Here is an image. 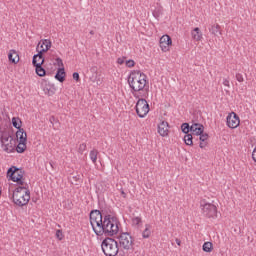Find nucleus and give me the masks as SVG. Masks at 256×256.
I'll return each instance as SVG.
<instances>
[{"mask_svg": "<svg viewBox=\"0 0 256 256\" xmlns=\"http://www.w3.org/2000/svg\"><path fill=\"white\" fill-rule=\"evenodd\" d=\"M90 224L97 237H113L119 233V220L111 214H103L99 210L90 212Z\"/></svg>", "mask_w": 256, "mask_h": 256, "instance_id": "nucleus-1", "label": "nucleus"}, {"mask_svg": "<svg viewBox=\"0 0 256 256\" xmlns=\"http://www.w3.org/2000/svg\"><path fill=\"white\" fill-rule=\"evenodd\" d=\"M128 83L132 91L135 93L139 91H148L147 75L141 73V71H133L128 77Z\"/></svg>", "mask_w": 256, "mask_h": 256, "instance_id": "nucleus-2", "label": "nucleus"}, {"mask_svg": "<svg viewBox=\"0 0 256 256\" xmlns=\"http://www.w3.org/2000/svg\"><path fill=\"white\" fill-rule=\"evenodd\" d=\"M13 203L18 205V207H25L28 205L31 199V192L27 189V184L25 186H19L13 192Z\"/></svg>", "mask_w": 256, "mask_h": 256, "instance_id": "nucleus-3", "label": "nucleus"}, {"mask_svg": "<svg viewBox=\"0 0 256 256\" xmlns=\"http://www.w3.org/2000/svg\"><path fill=\"white\" fill-rule=\"evenodd\" d=\"M101 248L105 256H117L119 253V243L113 238H105Z\"/></svg>", "mask_w": 256, "mask_h": 256, "instance_id": "nucleus-4", "label": "nucleus"}, {"mask_svg": "<svg viewBox=\"0 0 256 256\" xmlns=\"http://www.w3.org/2000/svg\"><path fill=\"white\" fill-rule=\"evenodd\" d=\"M119 245L125 251H133V237L129 233H122L118 237Z\"/></svg>", "mask_w": 256, "mask_h": 256, "instance_id": "nucleus-5", "label": "nucleus"}, {"mask_svg": "<svg viewBox=\"0 0 256 256\" xmlns=\"http://www.w3.org/2000/svg\"><path fill=\"white\" fill-rule=\"evenodd\" d=\"M135 109L138 117H140V119H143L150 111L149 103L147 102V100H145V98H139L136 103Z\"/></svg>", "mask_w": 256, "mask_h": 256, "instance_id": "nucleus-6", "label": "nucleus"}, {"mask_svg": "<svg viewBox=\"0 0 256 256\" xmlns=\"http://www.w3.org/2000/svg\"><path fill=\"white\" fill-rule=\"evenodd\" d=\"M202 215L208 219H215L217 217V206L212 203H201Z\"/></svg>", "mask_w": 256, "mask_h": 256, "instance_id": "nucleus-7", "label": "nucleus"}, {"mask_svg": "<svg viewBox=\"0 0 256 256\" xmlns=\"http://www.w3.org/2000/svg\"><path fill=\"white\" fill-rule=\"evenodd\" d=\"M38 47H40V50L38 51L37 54H35L32 58V63H37V57H43L45 53L51 49V40L49 39H44L38 43Z\"/></svg>", "mask_w": 256, "mask_h": 256, "instance_id": "nucleus-8", "label": "nucleus"}, {"mask_svg": "<svg viewBox=\"0 0 256 256\" xmlns=\"http://www.w3.org/2000/svg\"><path fill=\"white\" fill-rule=\"evenodd\" d=\"M7 175L11 181H19L23 179V175H25V171L23 169H19L16 166H12L8 169Z\"/></svg>", "mask_w": 256, "mask_h": 256, "instance_id": "nucleus-9", "label": "nucleus"}, {"mask_svg": "<svg viewBox=\"0 0 256 256\" xmlns=\"http://www.w3.org/2000/svg\"><path fill=\"white\" fill-rule=\"evenodd\" d=\"M226 123L230 129H237L241 123L237 113L232 112L226 118Z\"/></svg>", "mask_w": 256, "mask_h": 256, "instance_id": "nucleus-10", "label": "nucleus"}, {"mask_svg": "<svg viewBox=\"0 0 256 256\" xmlns=\"http://www.w3.org/2000/svg\"><path fill=\"white\" fill-rule=\"evenodd\" d=\"M41 87L43 88V91L45 92L46 95H48L49 97L53 96V94L55 93L56 89H55V84H51L48 80L46 79H42L41 80Z\"/></svg>", "mask_w": 256, "mask_h": 256, "instance_id": "nucleus-11", "label": "nucleus"}, {"mask_svg": "<svg viewBox=\"0 0 256 256\" xmlns=\"http://www.w3.org/2000/svg\"><path fill=\"white\" fill-rule=\"evenodd\" d=\"M173 43V40H171V37L169 35H163L160 38V48L164 53H167L169 51V47H171Z\"/></svg>", "mask_w": 256, "mask_h": 256, "instance_id": "nucleus-12", "label": "nucleus"}, {"mask_svg": "<svg viewBox=\"0 0 256 256\" xmlns=\"http://www.w3.org/2000/svg\"><path fill=\"white\" fill-rule=\"evenodd\" d=\"M158 133L161 137H167L169 135V123L167 121H162L158 125Z\"/></svg>", "mask_w": 256, "mask_h": 256, "instance_id": "nucleus-13", "label": "nucleus"}, {"mask_svg": "<svg viewBox=\"0 0 256 256\" xmlns=\"http://www.w3.org/2000/svg\"><path fill=\"white\" fill-rule=\"evenodd\" d=\"M205 131V126L203 124L194 123L191 125V135H196L197 138Z\"/></svg>", "mask_w": 256, "mask_h": 256, "instance_id": "nucleus-14", "label": "nucleus"}, {"mask_svg": "<svg viewBox=\"0 0 256 256\" xmlns=\"http://www.w3.org/2000/svg\"><path fill=\"white\" fill-rule=\"evenodd\" d=\"M16 145H17V140L14 138H10V141L2 147L6 153H13L15 151Z\"/></svg>", "mask_w": 256, "mask_h": 256, "instance_id": "nucleus-15", "label": "nucleus"}, {"mask_svg": "<svg viewBox=\"0 0 256 256\" xmlns=\"http://www.w3.org/2000/svg\"><path fill=\"white\" fill-rule=\"evenodd\" d=\"M199 139L196 138V141H200L199 147L200 149H205V146L207 145V141L209 139V134L207 133H201L198 135Z\"/></svg>", "mask_w": 256, "mask_h": 256, "instance_id": "nucleus-16", "label": "nucleus"}, {"mask_svg": "<svg viewBox=\"0 0 256 256\" xmlns=\"http://www.w3.org/2000/svg\"><path fill=\"white\" fill-rule=\"evenodd\" d=\"M32 65L35 67V71L38 77H45L47 75V71L45 68H43V66H41V63L35 62L32 63Z\"/></svg>", "mask_w": 256, "mask_h": 256, "instance_id": "nucleus-17", "label": "nucleus"}, {"mask_svg": "<svg viewBox=\"0 0 256 256\" xmlns=\"http://www.w3.org/2000/svg\"><path fill=\"white\" fill-rule=\"evenodd\" d=\"M16 137L19 140V143H27V132H25V129L20 128L17 130Z\"/></svg>", "mask_w": 256, "mask_h": 256, "instance_id": "nucleus-18", "label": "nucleus"}, {"mask_svg": "<svg viewBox=\"0 0 256 256\" xmlns=\"http://www.w3.org/2000/svg\"><path fill=\"white\" fill-rule=\"evenodd\" d=\"M54 77L59 83H63L66 77L65 68H58Z\"/></svg>", "mask_w": 256, "mask_h": 256, "instance_id": "nucleus-19", "label": "nucleus"}, {"mask_svg": "<svg viewBox=\"0 0 256 256\" xmlns=\"http://www.w3.org/2000/svg\"><path fill=\"white\" fill-rule=\"evenodd\" d=\"M191 35L194 41H201V39H203V33L201 32L199 27L194 28L191 32Z\"/></svg>", "mask_w": 256, "mask_h": 256, "instance_id": "nucleus-20", "label": "nucleus"}, {"mask_svg": "<svg viewBox=\"0 0 256 256\" xmlns=\"http://www.w3.org/2000/svg\"><path fill=\"white\" fill-rule=\"evenodd\" d=\"M8 59L11 63H14L16 65V63H19V54H17L15 50H10L8 54Z\"/></svg>", "mask_w": 256, "mask_h": 256, "instance_id": "nucleus-21", "label": "nucleus"}, {"mask_svg": "<svg viewBox=\"0 0 256 256\" xmlns=\"http://www.w3.org/2000/svg\"><path fill=\"white\" fill-rule=\"evenodd\" d=\"M11 139H13V136H11V134L4 132L1 135L0 141L2 143V147H4V145H7V143H9L11 141Z\"/></svg>", "mask_w": 256, "mask_h": 256, "instance_id": "nucleus-22", "label": "nucleus"}, {"mask_svg": "<svg viewBox=\"0 0 256 256\" xmlns=\"http://www.w3.org/2000/svg\"><path fill=\"white\" fill-rule=\"evenodd\" d=\"M209 31L215 37H219V35H221V26L219 24H214V25L211 26Z\"/></svg>", "mask_w": 256, "mask_h": 256, "instance_id": "nucleus-23", "label": "nucleus"}, {"mask_svg": "<svg viewBox=\"0 0 256 256\" xmlns=\"http://www.w3.org/2000/svg\"><path fill=\"white\" fill-rule=\"evenodd\" d=\"M26 150H27V142H19L15 148V151H17V153H25Z\"/></svg>", "mask_w": 256, "mask_h": 256, "instance_id": "nucleus-24", "label": "nucleus"}, {"mask_svg": "<svg viewBox=\"0 0 256 256\" xmlns=\"http://www.w3.org/2000/svg\"><path fill=\"white\" fill-rule=\"evenodd\" d=\"M22 123L23 122L21 121L20 117H13L12 118V125H13V127H15V129H18V131H19V129H22L21 128Z\"/></svg>", "mask_w": 256, "mask_h": 256, "instance_id": "nucleus-25", "label": "nucleus"}, {"mask_svg": "<svg viewBox=\"0 0 256 256\" xmlns=\"http://www.w3.org/2000/svg\"><path fill=\"white\" fill-rule=\"evenodd\" d=\"M142 237L143 239H149V237H151V225H145V230L142 232Z\"/></svg>", "mask_w": 256, "mask_h": 256, "instance_id": "nucleus-26", "label": "nucleus"}, {"mask_svg": "<svg viewBox=\"0 0 256 256\" xmlns=\"http://www.w3.org/2000/svg\"><path fill=\"white\" fill-rule=\"evenodd\" d=\"M194 139H197V138L193 137V134H186L184 136V143H185V145L192 146Z\"/></svg>", "mask_w": 256, "mask_h": 256, "instance_id": "nucleus-27", "label": "nucleus"}, {"mask_svg": "<svg viewBox=\"0 0 256 256\" xmlns=\"http://www.w3.org/2000/svg\"><path fill=\"white\" fill-rule=\"evenodd\" d=\"M205 253H211L213 251V243L205 242L202 247Z\"/></svg>", "mask_w": 256, "mask_h": 256, "instance_id": "nucleus-28", "label": "nucleus"}, {"mask_svg": "<svg viewBox=\"0 0 256 256\" xmlns=\"http://www.w3.org/2000/svg\"><path fill=\"white\" fill-rule=\"evenodd\" d=\"M182 133H185V135H189L191 133V126H189V123H183L181 125Z\"/></svg>", "mask_w": 256, "mask_h": 256, "instance_id": "nucleus-29", "label": "nucleus"}, {"mask_svg": "<svg viewBox=\"0 0 256 256\" xmlns=\"http://www.w3.org/2000/svg\"><path fill=\"white\" fill-rule=\"evenodd\" d=\"M97 155H99V151L97 150L90 151V159L93 163H97Z\"/></svg>", "mask_w": 256, "mask_h": 256, "instance_id": "nucleus-30", "label": "nucleus"}, {"mask_svg": "<svg viewBox=\"0 0 256 256\" xmlns=\"http://www.w3.org/2000/svg\"><path fill=\"white\" fill-rule=\"evenodd\" d=\"M86 150H87V144L82 143L79 145L78 153H80V155H83V153H85Z\"/></svg>", "mask_w": 256, "mask_h": 256, "instance_id": "nucleus-31", "label": "nucleus"}, {"mask_svg": "<svg viewBox=\"0 0 256 256\" xmlns=\"http://www.w3.org/2000/svg\"><path fill=\"white\" fill-rule=\"evenodd\" d=\"M140 223H142L141 217L137 216V217L132 218V225L137 226V225H139Z\"/></svg>", "mask_w": 256, "mask_h": 256, "instance_id": "nucleus-32", "label": "nucleus"}, {"mask_svg": "<svg viewBox=\"0 0 256 256\" xmlns=\"http://www.w3.org/2000/svg\"><path fill=\"white\" fill-rule=\"evenodd\" d=\"M56 238L59 239V241H63V231L57 230L56 231Z\"/></svg>", "mask_w": 256, "mask_h": 256, "instance_id": "nucleus-33", "label": "nucleus"}, {"mask_svg": "<svg viewBox=\"0 0 256 256\" xmlns=\"http://www.w3.org/2000/svg\"><path fill=\"white\" fill-rule=\"evenodd\" d=\"M56 63H57V65H58V67H60V69H61V68H65V66L63 65V59H61V58H56Z\"/></svg>", "mask_w": 256, "mask_h": 256, "instance_id": "nucleus-34", "label": "nucleus"}, {"mask_svg": "<svg viewBox=\"0 0 256 256\" xmlns=\"http://www.w3.org/2000/svg\"><path fill=\"white\" fill-rule=\"evenodd\" d=\"M36 63H41V66L45 64V57L41 56L36 58Z\"/></svg>", "mask_w": 256, "mask_h": 256, "instance_id": "nucleus-35", "label": "nucleus"}, {"mask_svg": "<svg viewBox=\"0 0 256 256\" xmlns=\"http://www.w3.org/2000/svg\"><path fill=\"white\" fill-rule=\"evenodd\" d=\"M236 80H237L239 83H243V81H244V79H243V74L237 73V74H236Z\"/></svg>", "mask_w": 256, "mask_h": 256, "instance_id": "nucleus-36", "label": "nucleus"}, {"mask_svg": "<svg viewBox=\"0 0 256 256\" xmlns=\"http://www.w3.org/2000/svg\"><path fill=\"white\" fill-rule=\"evenodd\" d=\"M126 66L129 67V68L135 67V61L134 60L126 61Z\"/></svg>", "mask_w": 256, "mask_h": 256, "instance_id": "nucleus-37", "label": "nucleus"}, {"mask_svg": "<svg viewBox=\"0 0 256 256\" xmlns=\"http://www.w3.org/2000/svg\"><path fill=\"white\" fill-rule=\"evenodd\" d=\"M49 122L51 123V125H55V123H58L59 120H57V118H55V116H51L49 119Z\"/></svg>", "mask_w": 256, "mask_h": 256, "instance_id": "nucleus-38", "label": "nucleus"}, {"mask_svg": "<svg viewBox=\"0 0 256 256\" xmlns=\"http://www.w3.org/2000/svg\"><path fill=\"white\" fill-rule=\"evenodd\" d=\"M14 183H17L18 185H25V178H21L20 180H14Z\"/></svg>", "mask_w": 256, "mask_h": 256, "instance_id": "nucleus-39", "label": "nucleus"}, {"mask_svg": "<svg viewBox=\"0 0 256 256\" xmlns=\"http://www.w3.org/2000/svg\"><path fill=\"white\" fill-rule=\"evenodd\" d=\"M74 81H79V74L77 72H74L72 75Z\"/></svg>", "mask_w": 256, "mask_h": 256, "instance_id": "nucleus-40", "label": "nucleus"}, {"mask_svg": "<svg viewBox=\"0 0 256 256\" xmlns=\"http://www.w3.org/2000/svg\"><path fill=\"white\" fill-rule=\"evenodd\" d=\"M90 71H91V73L97 74V71H98L97 66H92V67L90 68Z\"/></svg>", "mask_w": 256, "mask_h": 256, "instance_id": "nucleus-41", "label": "nucleus"}, {"mask_svg": "<svg viewBox=\"0 0 256 256\" xmlns=\"http://www.w3.org/2000/svg\"><path fill=\"white\" fill-rule=\"evenodd\" d=\"M252 159H253V161H255V163H256V146H255V148H254V150H253V152H252Z\"/></svg>", "mask_w": 256, "mask_h": 256, "instance_id": "nucleus-42", "label": "nucleus"}, {"mask_svg": "<svg viewBox=\"0 0 256 256\" xmlns=\"http://www.w3.org/2000/svg\"><path fill=\"white\" fill-rule=\"evenodd\" d=\"M117 63L123 65V63H125V58H118Z\"/></svg>", "mask_w": 256, "mask_h": 256, "instance_id": "nucleus-43", "label": "nucleus"}, {"mask_svg": "<svg viewBox=\"0 0 256 256\" xmlns=\"http://www.w3.org/2000/svg\"><path fill=\"white\" fill-rule=\"evenodd\" d=\"M223 85H224L225 87H230V85H229V80H228V79H224Z\"/></svg>", "mask_w": 256, "mask_h": 256, "instance_id": "nucleus-44", "label": "nucleus"}, {"mask_svg": "<svg viewBox=\"0 0 256 256\" xmlns=\"http://www.w3.org/2000/svg\"><path fill=\"white\" fill-rule=\"evenodd\" d=\"M175 242L179 247H181V241L178 238H176Z\"/></svg>", "mask_w": 256, "mask_h": 256, "instance_id": "nucleus-45", "label": "nucleus"}, {"mask_svg": "<svg viewBox=\"0 0 256 256\" xmlns=\"http://www.w3.org/2000/svg\"><path fill=\"white\" fill-rule=\"evenodd\" d=\"M121 195L123 196L124 199L127 197V194L123 190L121 191Z\"/></svg>", "mask_w": 256, "mask_h": 256, "instance_id": "nucleus-46", "label": "nucleus"}, {"mask_svg": "<svg viewBox=\"0 0 256 256\" xmlns=\"http://www.w3.org/2000/svg\"><path fill=\"white\" fill-rule=\"evenodd\" d=\"M73 179L77 181L79 179V176H74Z\"/></svg>", "mask_w": 256, "mask_h": 256, "instance_id": "nucleus-47", "label": "nucleus"}, {"mask_svg": "<svg viewBox=\"0 0 256 256\" xmlns=\"http://www.w3.org/2000/svg\"><path fill=\"white\" fill-rule=\"evenodd\" d=\"M90 35H95V31L91 30Z\"/></svg>", "mask_w": 256, "mask_h": 256, "instance_id": "nucleus-48", "label": "nucleus"}, {"mask_svg": "<svg viewBox=\"0 0 256 256\" xmlns=\"http://www.w3.org/2000/svg\"><path fill=\"white\" fill-rule=\"evenodd\" d=\"M51 167H53V162H50Z\"/></svg>", "mask_w": 256, "mask_h": 256, "instance_id": "nucleus-49", "label": "nucleus"}, {"mask_svg": "<svg viewBox=\"0 0 256 256\" xmlns=\"http://www.w3.org/2000/svg\"><path fill=\"white\" fill-rule=\"evenodd\" d=\"M134 97H139V96H137V95L134 94Z\"/></svg>", "mask_w": 256, "mask_h": 256, "instance_id": "nucleus-50", "label": "nucleus"}, {"mask_svg": "<svg viewBox=\"0 0 256 256\" xmlns=\"http://www.w3.org/2000/svg\"><path fill=\"white\" fill-rule=\"evenodd\" d=\"M0 195H1V190H0Z\"/></svg>", "mask_w": 256, "mask_h": 256, "instance_id": "nucleus-51", "label": "nucleus"}]
</instances>
